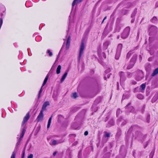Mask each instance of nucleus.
Returning a JSON list of instances; mask_svg holds the SVG:
<instances>
[{"instance_id": "6e6552de", "label": "nucleus", "mask_w": 158, "mask_h": 158, "mask_svg": "<svg viewBox=\"0 0 158 158\" xmlns=\"http://www.w3.org/2000/svg\"><path fill=\"white\" fill-rule=\"evenodd\" d=\"M25 132V130L24 129H23V130H22V132L20 135V138L19 139V141L16 143L17 145H19L20 144V141L23 138Z\"/></svg>"}, {"instance_id": "4c0bfd02", "label": "nucleus", "mask_w": 158, "mask_h": 158, "mask_svg": "<svg viewBox=\"0 0 158 158\" xmlns=\"http://www.w3.org/2000/svg\"><path fill=\"white\" fill-rule=\"evenodd\" d=\"M110 134L109 133H107L106 132L105 137H109L110 136Z\"/></svg>"}, {"instance_id": "774afa93", "label": "nucleus", "mask_w": 158, "mask_h": 158, "mask_svg": "<svg viewBox=\"0 0 158 158\" xmlns=\"http://www.w3.org/2000/svg\"><path fill=\"white\" fill-rule=\"evenodd\" d=\"M150 58H149L148 59V61H150Z\"/></svg>"}, {"instance_id": "cd10ccee", "label": "nucleus", "mask_w": 158, "mask_h": 158, "mask_svg": "<svg viewBox=\"0 0 158 158\" xmlns=\"http://www.w3.org/2000/svg\"><path fill=\"white\" fill-rule=\"evenodd\" d=\"M146 85L145 84H143L140 86V88L142 90H143L145 88Z\"/></svg>"}, {"instance_id": "bb28decb", "label": "nucleus", "mask_w": 158, "mask_h": 158, "mask_svg": "<svg viewBox=\"0 0 158 158\" xmlns=\"http://www.w3.org/2000/svg\"><path fill=\"white\" fill-rule=\"evenodd\" d=\"M122 113V111L120 109H118L116 112L117 116L119 115Z\"/></svg>"}, {"instance_id": "13d9d810", "label": "nucleus", "mask_w": 158, "mask_h": 158, "mask_svg": "<svg viewBox=\"0 0 158 158\" xmlns=\"http://www.w3.org/2000/svg\"><path fill=\"white\" fill-rule=\"evenodd\" d=\"M53 68V66H52V68H51V69H50V72H51V71H52V68Z\"/></svg>"}, {"instance_id": "5701e85b", "label": "nucleus", "mask_w": 158, "mask_h": 158, "mask_svg": "<svg viewBox=\"0 0 158 158\" xmlns=\"http://www.w3.org/2000/svg\"><path fill=\"white\" fill-rule=\"evenodd\" d=\"M152 22L154 23H156L157 22V19L156 17H154L152 19Z\"/></svg>"}, {"instance_id": "37998d69", "label": "nucleus", "mask_w": 158, "mask_h": 158, "mask_svg": "<svg viewBox=\"0 0 158 158\" xmlns=\"http://www.w3.org/2000/svg\"><path fill=\"white\" fill-rule=\"evenodd\" d=\"M33 156V155L32 154H31L29 156H28V158H32Z\"/></svg>"}, {"instance_id": "a878e982", "label": "nucleus", "mask_w": 158, "mask_h": 158, "mask_svg": "<svg viewBox=\"0 0 158 158\" xmlns=\"http://www.w3.org/2000/svg\"><path fill=\"white\" fill-rule=\"evenodd\" d=\"M157 99V96H154L152 99V102H156Z\"/></svg>"}, {"instance_id": "f704fd0d", "label": "nucleus", "mask_w": 158, "mask_h": 158, "mask_svg": "<svg viewBox=\"0 0 158 158\" xmlns=\"http://www.w3.org/2000/svg\"><path fill=\"white\" fill-rule=\"evenodd\" d=\"M131 52H128L127 54V58H129L131 54Z\"/></svg>"}, {"instance_id": "72a5a7b5", "label": "nucleus", "mask_w": 158, "mask_h": 158, "mask_svg": "<svg viewBox=\"0 0 158 158\" xmlns=\"http://www.w3.org/2000/svg\"><path fill=\"white\" fill-rule=\"evenodd\" d=\"M136 13V11H134L132 13V14L131 17L132 18H134V17L135 16V14Z\"/></svg>"}, {"instance_id": "5fc2aeb1", "label": "nucleus", "mask_w": 158, "mask_h": 158, "mask_svg": "<svg viewBox=\"0 0 158 158\" xmlns=\"http://www.w3.org/2000/svg\"><path fill=\"white\" fill-rule=\"evenodd\" d=\"M52 97L54 98H56V96H55V95L54 94H53Z\"/></svg>"}, {"instance_id": "864d4df0", "label": "nucleus", "mask_w": 158, "mask_h": 158, "mask_svg": "<svg viewBox=\"0 0 158 158\" xmlns=\"http://www.w3.org/2000/svg\"><path fill=\"white\" fill-rule=\"evenodd\" d=\"M52 115L51 116V117L49 118V120L50 121H51L52 120Z\"/></svg>"}, {"instance_id": "8fccbe9b", "label": "nucleus", "mask_w": 158, "mask_h": 158, "mask_svg": "<svg viewBox=\"0 0 158 158\" xmlns=\"http://www.w3.org/2000/svg\"><path fill=\"white\" fill-rule=\"evenodd\" d=\"M133 19L131 20V22L132 23H133L135 20V19L134 18H132Z\"/></svg>"}, {"instance_id": "4d7b16f0", "label": "nucleus", "mask_w": 158, "mask_h": 158, "mask_svg": "<svg viewBox=\"0 0 158 158\" xmlns=\"http://www.w3.org/2000/svg\"><path fill=\"white\" fill-rule=\"evenodd\" d=\"M156 6L157 7L158 6V2H157L156 3Z\"/></svg>"}, {"instance_id": "9d476101", "label": "nucleus", "mask_w": 158, "mask_h": 158, "mask_svg": "<svg viewBox=\"0 0 158 158\" xmlns=\"http://www.w3.org/2000/svg\"><path fill=\"white\" fill-rule=\"evenodd\" d=\"M130 105V103H129L125 107V109L127 110V111H130L132 112L133 110V107L131 106H129Z\"/></svg>"}, {"instance_id": "680f3d73", "label": "nucleus", "mask_w": 158, "mask_h": 158, "mask_svg": "<svg viewBox=\"0 0 158 158\" xmlns=\"http://www.w3.org/2000/svg\"><path fill=\"white\" fill-rule=\"evenodd\" d=\"M106 16L103 19V20H104L105 19H106Z\"/></svg>"}, {"instance_id": "aec40b11", "label": "nucleus", "mask_w": 158, "mask_h": 158, "mask_svg": "<svg viewBox=\"0 0 158 158\" xmlns=\"http://www.w3.org/2000/svg\"><path fill=\"white\" fill-rule=\"evenodd\" d=\"M61 69V66L60 65H59L56 69V73L57 74H59L60 72Z\"/></svg>"}, {"instance_id": "473e14b6", "label": "nucleus", "mask_w": 158, "mask_h": 158, "mask_svg": "<svg viewBox=\"0 0 158 158\" xmlns=\"http://www.w3.org/2000/svg\"><path fill=\"white\" fill-rule=\"evenodd\" d=\"M77 97V94L76 93H74L73 94L72 97L74 98H76Z\"/></svg>"}, {"instance_id": "dca6fc26", "label": "nucleus", "mask_w": 158, "mask_h": 158, "mask_svg": "<svg viewBox=\"0 0 158 158\" xmlns=\"http://www.w3.org/2000/svg\"><path fill=\"white\" fill-rule=\"evenodd\" d=\"M122 47L123 46L122 44H119L118 46L116 51L121 52Z\"/></svg>"}, {"instance_id": "69168bd1", "label": "nucleus", "mask_w": 158, "mask_h": 158, "mask_svg": "<svg viewBox=\"0 0 158 158\" xmlns=\"http://www.w3.org/2000/svg\"><path fill=\"white\" fill-rule=\"evenodd\" d=\"M131 64H130V63L129 64L128 66H131Z\"/></svg>"}, {"instance_id": "ea45409f", "label": "nucleus", "mask_w": 158, "mask_h": 158, "mask_svg": "<svg viewBox=\"0 0 158 158\" xmlns=\"http://www.w3.org/2000/svg\"><path fill=\"white\" fill-rule=\"evenodd\" d=\"M78 143V142L77 141H75L72 144V146H74L76 145Z\"/></svg>"}, {"instance_id": "f03ea898", "label": "nucleus", "mask_w": 158, "mask_h": 158, "mask_svg": "<svg viewBox=\"0 0 158 158\" xmlns=\"http://www.w3.org/2000/svg\"><path fill=\"white\" fill-rule=\"evenodd\" d=\"M130 30L129 27H126L121 35V38L123 39L127 38L129 35Z\"/></svg>"}, {"instance_id": "052dcab7", "label": "nucleus", "mask_w": 158, "mask_h": 158, "mask_svg": "<svg viewBox=\"0 0 158 158\" xmlns=\"http://www.w3.org/2000/svg\"><path fill=\"white\" fill-rule=\"evenodd\" d=\"M120 38V36L119 35H118L117 37V39H119Z\"/></svg>"}, {"instance_id": "a18cd8bd", "label": "nucleus", "mask_w": 158, "mask_h": 158, "mask_svg": "<svg viewBox=\"0 0 158 158\" xmlns=\"http://www.w3.org/2000/svg\"><path fill=\"white\" fill-rule=\"evenodd\" d=\"M48 74L46 77H45V79L44 80L46 81H47L48 80Z\"/></svg>"}, {"instance_id": "20e7f679", "label": "nucleus", "mask_w": 158, "mask_h": 158, "mask_svg": "<svg viewBox=\"0 0 158 158\" xmlns=\"http://www.w3.org/2000/svg\"><path fill=\"white\" fill-rule=\"evenodd\" d=\"M144 75L141 71L139 72V73L135 77V79L138 81H139L142 80L144 77Z\"/></svg>"}, {"instance_id": "3c124183", "label": "nucleus", "mask_w": 158, "mask_h": 158, "mask_svg": "<svg viewBox=\"0 0 158 158\" xmlns=\"http://www.w3.org/2000/svg\"><path fill=\"white\" fill-rule=\"evenodd\" d=\"M148 145V143H147L146 144H145L144 145V148H145Z\"/></svg>"}, {"instance_id": "bf43d9fd", "label": "nucleus", "mask_w": 158, "mask_h": 158, "mask_svg": "<svg viewBox=\"0 0 158 158\" xmlns=\"http://www.w3.org/2000/svg\"><path fill=\"white\" fill-rule=\"evenodd\" d=\"M71 127H72L73 129H76V128H75V127H73V125Z\"/></svg>"}, {"instance_id": "09e8293b", "label": "nucleus", "mask_w": 158, "mask_h": 158, "mask_svg": "<svg viewBox=\"0 0 158 158\" xmlns=\"http://www.w3.org/2000/svg\"><path fill=\"white\" fill-rule=\"evenodd\" d=\"M88 131H86L84 133V135H88Z\"/></svg>"}, {"instance_id": "6e6d98bb", "label": "nucleus", "mask_w": 158, "mask_h": 158, "mask_svg": "<svg viewBox=\"0 0 158 158\" xmlns=\"http://www.w3.org/2000/svg\"><path fill=\"white\" fill-rule=\"evenodd\" d=\"M56 154V152H54L53 154V156H55Z\"/></svg>"}, {"instance_id": "c9c22d12", "label": "nucleus", "mask_w": 158, "mask_h": 158, "mask_svg": "<svg viewBox=\"0 0 158 158\" xmlns=\"http://www.w3.org/2000/svg\"><path fill=\"white\" fill-rule=\"evenodd\" d=\"M51 121H50V120H48V125H47V128H48L50 127V124L51 123Z\"/></svg>"}, {"instance_id": "de8ad7c7", "label": "nucleus", "mask_w": 158, "mask_h": 158, "mask_svg": "<svg viewBox=\"0 0 158 158\" xmlns=\"http://www.w3.org/2000/svg\"><path fill=\"white\" fill-rule=\"evenodd\" d=\"M111 69L110 68H109L106 71V72H109L111 71Z\"/></svg>"}, {"instance_id": "c03bdc74", "label": "nucleus", "mask_w": 158, "mask_h": 158, "mask_svg": "<svg viewBox=\"0 0 158 158\" xmlns=\"http://www.w3.org/2000/svg\"><path fill=\"white\" fill-rule=\"evenodd\" d=\"M24 155H25V151H23V152L22 156V158H24Z\"/></svg>"}, {"instance_id": "7c9ffc66", "label": "nucleus", "mask_w": 158, "mask_h": 158, "mask_svg": "<svg viewBox=\"0 0 158 158\" xmlns=\"http://www.w3.org/2000/svg\"><path fill=\"white\" fill-rule=\"evenodd\" d=\"M47 52L49 54L50 56H52V53L50 50H48Z\"/></svg>"}, {"instance_id": "79ce46f5", "label": "nucleus", "mask_w": 158, "mask_h": 158, "mask_svg": "<svg viewBox=\"0 0 158 158\" xmlns=\"http://www.w3.org/2000/svg\"><path fill=\"white\" fill-rule=\"evenodd\" d=\"M47 82V81H46L45 80H44L42 86H44V85Z\"/></svg>"}, {"instance_id": "0eeeda50", "label": "nucleus", "mask_w": 158, "mask_h": 158, "mask_svg": "<svg viewBox=\"0 0 158 158\" xmlns=\"http://www.w3.org/2000/svg\"><path fill=\"white\" fill-rule=\"evenodd\" d=\"M117 123L118 125L120 124L121 126H123L126 124V121L121 118H119L117 120Z\"/></svg>"}, {"instance_id": "b1692460", "label": "nucleus", "mask_w": 158, "mask_h": 158, "mask_svg": "<svg viewBox=\"0 0 158 158\" xmlns=\"http://www.w3.org/2000/svg\"><path fill=\"white\" fill-rule=\"evenodd\" d=\"M114 124V122L113 119L110 120L108 123V127H110L113 125Z\"/></svg>"}, {"instance_id": "338daca9", "label": "nucleus", "mask_w": 158, "mask_h": 158, "mask_svg": "<svg viewBox=\"0 0 158 158\" xmlns=\"http://www.w3.org/2000/svg\"><path fill=\"white\" fill-rule=\"evenodd\" d=\"M104 78L105 79H106V77H105H105H104Z\"/></svg>"}, {"instance_id": "a211bd4d", "label": "nucleus", "mask_w": 158, "mask_h": 158, "mask_svg": "<svg viewBox=\"0 0 158 158\" xmlns=\"http://www.w3.org/2000/svg\"><path fill=\"white\" fill-rule=\"evenodd\" d=\"M135 138L140 137L142 135L141 133L139 131H136L135 132Z\"/></svg>"}, {"instance_id": "58836bf2", "label": "nucleus", "mask_w": 158, "mask_h": 158, "mask_svg": "<svg viewBox=\"0 0 158 158\" xmlns=\"http://www.w3.org/2000/svg\"><path fill=\"white\" fill-rule=\"evenodd\" d=\"M43 86H41V88L39 91V97H40V94L41 93V92H42V88Z\"/></svg>"}, {"instance_id": "ddd939ff", "label": "nucleus", "mask_w": 158, "mask_h": 158, "mask_svg": "<svg viewBox=\"0 0 158 158\" xmlns=\"http://www.w3.org/2000/svg\"><path fill=\"white\" fill-rule=\"evenodd\" d=\"M70 42V36H69L67 39V43L66 44V49L67 50L69 48Z\"/></svg>"}, {"instance_id": "e433bc0d", "label": "nucleus", "mask_w": 158, "mask_h": 158, "mask_svg": "<svg viewBox=\"0 0 158 158\" xmlns=\"http://www.w3.org/2000/svg\"><path fill=\"white\" fill-rule=\"evenodd\" d=\"M51 121H50V120H48V125H47V128H48L50 127V124L51 123Z\"/></svg>"}, {"instance_id": "393cba45", "label": "nucleus", "mask_w": 158, "mask_h": 158, "mask_svg": "<svg viewBox=\"0 0 158 158\" xmlns=\"http://www.w3.org/2000/svg\"><path fill=\"white\" fill-rule=\"evenodd\" d=\"M137 97L140 99H143V96L141 94H138L137 95Z\"/></svg>"}, {"instance_id": "e2e57ef3", "label": "nucleus", "mask_w": 158, "mask_h": 158, "mask_svg": "<svg viewBox=\"0 0 158 158\" xmlns=\"http://www.w3.org/2000/svg\"><path fill=\"white\" fill-rule=\"evenodd\" d=\"M124 95L123 94V97L122 99H124L125 98H124Z\"/></svg>"}, {"instance_id": "6ab92c4d", "label": "nucleus", "mask_w": 158, "mask_h": 158, "mask_svg": "<svg viewBox=\"0 0 158 158\" xmlns=\"http://www.w3.org/2000/svg\"><path fill=\"white\" fill-rule=\"evenodd\" d=\"M109 44V42L108 41H106L103 44V46L104 48L106 49L107 48Z\"/></svg>"}, {"instance_id": "49530a36", "label": "nucleus", "mask_w": 158, "mask_h": 158, "mask_svg": "<svg viewBox=\"0 0 158 158\" xmlns=\"http://www.w3.org/2000/svg\"><path fill=\"white\" fill-rule=\"evenodd\" d=\"M102 55L103 56V58L104 59H105L106 58V56L105 53H104L103 52L102 53Z\"/></svg>"}, {"instance_id": "c756f323", "label": "nucleus", "mask_w": 158, "mask_h": 158, "mask_svg": "<svg viewBox=\"0 0 158 158\" xmlns=\"http://www.w3.org/2000/svg\"><path fill=\"white\" fill-rule=\"evenodd\" d=\"M127 76L129 77H130L132 76V74L129 72H127L126 73Z\"/></svg>"}, {"instance_id": "c85d7f7f", "label": "nucleus", "mask_w": 158, "mask_h": 158, "mask_svg": "<svg viewBox=\"0 0 158 158\" xmlns=\"http://www.w3.org/2000/svg\"><path fill=\"white\" fill-rule=\"evenodd\" d=\"M16 152H15V151H14L12 154L10 158H15Z\"/></svg>"}, {"instance_id": "39448f33", "label": "nucleus", "mask_w": 158, "mask_h": 158, "mask_svg": "<svg viewBox=\"0 0 158 158\" xmlns=\"http://www.w3.org/2000/svg\"><path fill=\"white\" fill-rule=\"evenodd\" d=\"M136 56H134L131 59V61H130V64H131V66H128L127 67V69H131L134 66V64L135 63V61L136 60Z\"/></svg>"}, {"instance_id": "4be33fe9", "label": "nucleus", "mask_w": 158, "mask_h": 158, "mask_svg": "<svg viewBox=\"0 0 158 158\" xmlns=\"http://www.w3.org/2000/svg\"><path fill=\"white\" fill-rule=\"evenodd\" d=\"M120 52L116 51V54L115 56V58L116 59L118 60L119 59L120 55Z\"/></svg>"}, {"instance_id": "1a4fd4ad", "label": "nucleus", "mask_w": 158, "mask_h": 158, "mask_svg": "<svg viewBox=\"0 0 158 158\" xmlns=\"http://www.w3.org/2000/svg\"><path fill=\"white\" fill-rule=\"evenodd\" d=\"M49 105V103L48 102H46L43 104L42 108L41 110V111H42L44 112V111L46 110V108Z\"/></svg>"}, {"instance_id": "2f4dec72", "label": "nucleus", "mask_w": 158, "mask_h": 158, "mask_svg": "<svg viewBox=\"0 0 158 158\" xmlns=\"http://www.w3.org/2000/svg\"><path fill=\"white\" fill-rule=\"evenodd\" d=\"M154 152H151L150 153L149 157L150 158H152L153 156L154 155Z\"/></svg>"}, {"instance_id": "9b49d317", "label": "nucleus", "mask_w": 158, "mask_h": 158, "mask_svg": "<svg viewBox=\"0 0 158 158\" xmlns=\"http://www.w3.org/2000/svg\"><path fill=\"white\" fill-rule=\"evenodd\" d=\"M120 80L122 81H124L126 79V77L123 72H121L120 73Z\"/></svg>"}, {"instance_id": "423d86ee", "label": "nucleus", "mask_w": 158, "mask_h": 158, "mask_svg": "<svg viewBox=\"0 0 158 158\" xmlns=\"http://www.w3.org/2000/svg\"><path fill=\"white\" fill-rule=\"evenodd\" d=\"M44 114L43 111L40 110V112L37 117L36 120L38 122L42 121L43 119Z\"/></svg>"}, {"instance_id": "a19ab883", "label": "nucleus", "mask_w": 158, "mask_h": 158, "mask_svg": "<svg viewBox=\"0 0 158 158\" xmlns=\"http://www.w3.org/2000/svg\"><path fill=\"white\" fill-rule=\"evenodd\" d=\"M131 83L133 85H135L136 84V82L134 80H132L131 81Z\"/></svg>"}, {"instance_id": "7ed1b4c3", "label": "nucleus", "mask_w": 158, "mask_h": 158, "mask_svg": "<svg viewBox=\"0 0 158 158\" xmlns=\"http://www.w3.org/2000/svg\"><path fill=\"white\" fill-rule=\"evenodd\" d=\"M85 48L84 40L82 41L79 51L78 59L79 61L80 60L82 55L83 54V51Z\"/></svg>"}, {"instance_id": "2eb2a0df", "label": "nucleus", "mask_w": 158, "mask_h": 158, "mask_svg": "<svg viewBox=\"0 0 158 158\" xmlns=\"http://www.w3.org/2000/svg\"><path fill=\"white\" fill-rule=\"evenodd\" d=\"M157 30L156 27L154 26H151L149 29V30L150 32L155 31Z\"/></svg>"}, {"instance_id": "f3484780", "label": "nucleus", "mask_w": 158, "mask_h": 158, "mask_svg": "<svg viewBox=\"0 0 158 158\" xmlns=\"http://www.w3.org/2000/svg\"><path fill=\"white\" fill-rule=\"evenodd\" d=\"M67 71H66L63 75L62 78L61 79L60 81L61 82H63L64 81L67 75Z\"/></svg>"}, {"instance_id": "603ef678", "label": "nucleus", "mask_w": 158, "mask_h": 158, "mask_svg": "<svg viewBox=\"0 0 158 158\" xmlns=\"http://www.w3.org/2000/svg\"><path fill=\"white\" fill-rule=\"evenodd\" d=\"M59 55H60V53H59V54H58V56H57V59H56V61L57 60H58V58H59Z\"/></svg>"}, {"instance_id": "f8f14e48", "label": "nucleus", "mask_w": 158, "mask_h": 158, "mask_svg": "<svg viewBox=\"0 0 158 158\" xmlns=\"http://www.w3.org/2000/svg\"><path fill=\"white\" fill-rule=\"evenodd\" d=\"M64 142V140L61 139L58 141H56L55 140H53L52 142V144L53 145H55L56 144L60 143H62Z\"/></svg>"}, {"instance_id": "0e129e2a", "label": "nucleus", "mask_w": 158, "mask_h": 158, "mask_svg": "<svg viewBox=\"0 0 158 158\" xmlns=\"http://www.w3.org/2000/svg\"><path fill=\"white\" fill-rule=\"evenodd\" d=\"M81 151H80V152H79V156H80V154H81Z\"/></svg>"}, {"instance_id": "412c9836", "label": "nucleus", "mask_w": 158, "mask_h": 158, "mask_svg": "<svg viewBox=\"0 0 158 158\" xmlns=\"http://www.w3.org/2000/svg\"><path fill=\"white\" fill-rule=\"evenodd\" d=\"M158 73V68L155 69L152 74V76H154Z\"/></svg>"}, {"instance_id": "4468645a", "label": "nucleus", "mask_w": 158, "mask_h": 158, "mask_svg": "<svg viewBox=\"0 0 158 158\" xmlns=\"http://www.w3.org/2000/svg\"><path fill=\"white\" fill-rule=\"evenodd\" d=\"M83 0H74L72 4V8L76 4H77L81 2Z\"/></svg>"}, {"instance_id": "f257e3e1", "label": "nucleus", "mask_w": 158, "mask_h": 158, "mask_svg": "<svg viewBox=\"0 0 158 158\" xmlns=\"http://www.w3.org/2000/svg\"><path fill=\"white\" fill-rule=\"evenodd\" d=\"M29 118V113H27L26 116L24 117L23 118V121L22 122V126H21V128L22 129V130H23V129H24L25 130V132L26 131V128H25V126L26 125H25V123L28 120V119Z\"/></svg>"}]
</instances>
